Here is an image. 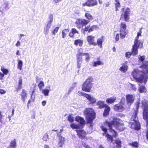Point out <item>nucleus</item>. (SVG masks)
I'll list each match as a JSON object with an SVG mask.
<instances>
[{
    "label": "nucleus",
    "instance_id": "33",
    "mask_svg": "<svg viewBox=\"0 0 148 148\" xmlns=\"http://www.w3.org/2000/svg\"><path fill=\"white\" fill-rule=\"evenodd\" d=\"M105 136L107 138V140L110 143H112L114 141L113 137H114L113 136V135H111L108 134H106Z\"/></svg>",
    "mask_w": 148,
    "mask_h": 148
},
{
    "label": "nucleus",
    "instance_id": "41",
    "mask_svg": "<svg viewBox=\"0 0 148 148\" xmlns=\"http://www.w3.org/2000/svg\"><path fill=\"white\" fill-rule=\"evenodd\" d=\"M129 145L133 147H134L136 148H138L139 146L138 143L137 141L132 142L131 143H130Z\"/></svg>",
    "mask_w": 148,
    "mask_h": 148
},
{
    "label": "nucleus",
    "instance_id": "10",
    "mask_svg": "<svg viewBox=\"0 0 148 148\" xmlns=\"http://www.w3.org/2000/svg\"><path fill=\"white\" fill-rule=\"evenodd\" d=\"M115 122L113 120L110 121H106V123L108 125L110 131L112 134L114 133V134H113V136L114 137L116 138L118 136V134L117 132L114 130L113 129L112 127L113 125H115Z\"/></svg>",
    "mask_w": 148,
    "mask_h": 148
},
{
    "label": "nucleus",
    "instance_id": "54",
    "mask_svg": "<svg viewBox=\"0 0 148 148\" xmlns=\"http://www.w3.org/2000/svg\"><path fill=\"white\" fill-rule=\"evenodd\" d=\"M21 45V43L19 41H17L16 43L15 44V46L17 47H19Z\"/></svg>",
    "mask_w": 148,
    "mask_h": 148
},
{
    "label": "nucleus",
    "instance_id": "34",
    "mask_svg": "<svg viewBox=\"0 0 148 148\" xmlns=\"http://www.w3.org/2000/svg\"><path fill=\"white\" fill-rule=\"evenodd\" d=\"M128 66L125 64H123V66L119 68V70L123 73L126 72L128 69Z\"/></svg>",
    "mask_w": 148,
    "mask_h": 148
},
{
    "label": "nucleus",
    "instance_id": "59",
    "mask_svg": "<svg viewBox=\"0 0 148 148\" xmlns=\"http://www.w3.org/2000/svg\"><path fill=\"white\" fill-rule=\"evenodd\" d=\"M110 3L109 2H108L107 3H106L105 4V7H108L109 6V5H110Z\"/></svg>",
    "mask_w": 148,
    "mask_h": 148
},
{
    "label": "nucleus",
    "instance_id": "35",
    "mask_svg": "<svg viewBox=\"0 0 148 148\" xmlns=\"http://www.w3.org/2000/svg\"><path fill=\"white\" fill-rule=\"evenodd\" d=\"M53 21V15L52 14H50L49 16L48 21L47 22V26L49 27L51 25V23Z\"/></svg>",
    "mask_w": 148,
    "mask_h": 148
},
{
    "label": "nucleus",
    "instance_id": "48",
    "mask_svg": "<svg viewBox=\"0 0 148 148\" xmlns=\"http://www.w3.org/2000/svg\"><path fill=\"white\" fill-rule=\"evenodd\" d=\"M59 29V27H55L54 29L51 32L52 34L54 35H56V34L57 33Z\"/></svg>",
    "mask_w": 148,
    "mask_h": 148
},
{
    "label": "nucleus",
    "instance_id": "8",
    "mask_svg": "<svg viewBox=\"0 0 148 148\" xmlns=\"http://www.w3.org/2000/svg\"><path fill=\"white\" fill-rule=\"evenodd\" d=\"M90 22V21L85 19H77L75 22V24L77 27L79 29L82 28Z\"/></svg>",
    "mask_w": 148,
    "mask_h": 148
},
{
    "label": "nucleus",
    "instance_id": "15",
    "mask_svg": "<svg viewBox=\"0 0 148 148\" xmlns=\"http://www.w3.org/2000/svg\"><path fill=\"white\" fill-rule=\"evenodd\" d=\"M97 28V26L96 25H92L90 26L89 25L85 27L84 28L82 29V32L83 33H85V32H88L89 33L92 32Z\"/></svg>",
    "mask_w": 148,
    "mask_h": 148
},
{
    "label": "nucleus",
    "instance_id": "13",
    "mask_svg": "<svg viewBox=\"0 0 148 148\" xmlns=\"http://www.w3.org/2000/svg\"><path fill=\"white\" fill-rule=\"evenodd\" d=\"M80 94L82 96L86 98L90 102V104H93L95 103L96 102V99L92 97H91L89 94L85 93L82 92H80Z\"/></svg>",
    "mask_w": 148,
    "mask_h": 148
},
{
    "label": "nucleus",
    "instance_id": "6",
    "mask_svg": "<svg viewBox=\"0 0 148 148\" xmlns=\"http://www.w3.org/2000/svg\"><path fill=\"white\" fill-rule=\"evenodd\" d=\"M93 81V78L92 77H89L82 85V90L87 92H90L93 86L92 82Z\"/></svg>",
    "mask_w": 148,
    "mask_h": 148
},
{
    "label": "nucleus",
    "instance_id": "14",
    "mask_svg": "<svg viewBox=\"0 0 148 148\" xmlns=\"http://www.w3.org/2000/svg\"><path fill=\"white\" fill-rule=\"evenodd\" d=\"M98 4L97 0H87L86 2L82 4L83 7H92Z\"/></svg>",
    "mask_w": 148,
    "mask_h": 148
},
{
    "label": "nucleus",
    "instance_id": "64",
    "mask_svg": "<svg viewBox=\"0 0 148 148\" xmlns=\"http://www.w3.org/2000/svg\"><path fill=\"white\" fill-rule=\"evenodd\" d=\"M4 5L5 6V8H6L8 5V4L7 3H5Z\"/></svg>",
    "mask_w": 148,
    "mask_h": 148
},
{
    "label": "nucleus",
    "instance_id": "17",
    "mask_svg": "<svg viewBox=\"0 0 148 148\" xmlns=\"http://www.w3.org/2000/svg\"><path fill=\"white\" fill-rule=\"evenodd\" d=\"M127 103L128 105L130 106L134 102V97L133 95L128 94L126 95Z\"/></svg>",
    "mask_w": 148,
    "mask_h": 148
},
{
    "label": "nucleus",
    "instance_id": "30",
    "mask_svg": "<svg viewBox=\"0 0 148 148\" xmlns=\"http://www.w3.org/2000/svg\"><path fill=\"white\" fill-rule=\"evenodd\" d=\"M85 16L88 19V20H92L94 19L93 16L89 12V11H87L85 14Z\"/></svg>",
    "mask_w": 148,
    "mask_h": 148
},
{
    "label": "nucleus",
    "instance_id": "57",
    "mask_svg": "<svg viewBox=\"0 0 148 148\" xmlns=\"http://www.w3.org/2000/svg\"><path fill=\"white\" fill-rule=\"evenodd\" d=\"M46 103V102L45 101H44L42 102V106H45Z\"/></svg>",
    "mask_w": 148,
    "mask_h": 148
},
{
    "label": "nucleus",
    "instance_id": "11",
    "mask_svg": "<svg viewBox=\"0 0 148 148\" xmlns=\"http://www.w3.org/2000/svg\"><path fill=\"white\" fill-rule=\"evenodd\" d=\"M140 45V43L134 42V44L132 45L131 50V52L134 56L137 55L138 53V49Z\"/></svg>",
    "mask_w": 148,
    "mask_h": 148
},
{
    "label": "nucleus",
    "instance_id": "28",
    "mask_svg": "<svg viewBox=\"0 0 148 148\" xmlns=\"http://www.w3.org/2000/svg\"><path fill=\"white\" fill-rule=\"evenodd\" d=\"M107 105L103 101H99L97 103V105L98 106V108L100 109L104 108Z\"/></svg>",
    "mask_w": 148,
    "mask_h": 148
},
{
    "label": "nucleus",
    "instance_id": "60",
    "mask_svg": "<svg viewBox=\"0 0 148 148\" xmlns=\"http://www.w3.org/2000/svg\"><path fill=\"white\" fill-rule=\"evenodd\" d=\"M62 0H54L53 1L54 2V3H57L62 1Z\"/></svg>",
    "mask_w": 148,
    "mask_h": 148
},
{
    "label": "nucleus",
    "instance_id": "52",
    "mask_svg": "<svg viewBox=\"0 0 148 148\" xmlns=\"http://www.w3.org/2000/svg\"><path fill=\"white\" fill-rule=\"evenodd\" d=\"M139 60L141 62H143L145 59V56H140L139 58Z\"/></svg>",
    "mask_w": 148,
    "mask_h": 148
},
{
    "label": "nucleus",
    "instance_id": "23",
    "mask_svg": "<svg viewBox=\"0 0 148 148\" xmlns=\"http://www.w3.org/2000/svg\"><path fill=\"white\" fill-rule=\"evenodd\" d=\"M104 41L103 37L102 36L100 38L97 39L96 46L97 45L100 48H101L102 47V43Z\"/></svg>",
    "mask_w": 148,
    "mask_h": 148
},
{
    "label": "nucleus",
    "instance_id": "47",
    "mask_svg": "<svg viewBox=\"0 0 148 148\" xmlns=\"http://www.w3.org/2000/svg\"><path fill=\"white\" fill-rule=\"evenodd\" d=\"M70 126L71 128L73 129H78L79 128V126L76 125L74 123H72L71 124Z\"/></svg>",
    "mask_w": 148,
    "mask_h": 148
},
{
    "label": "nucleus",
    "instance_id": "26",
    "mask_svg": "<svg viewBox=\"0 0 148 148\" xmlns=\"http://www.w3.org/2000/svg\"><path fill=\"white\" fill-rule=\"evenodd\" d=\"M83 43V40L80 39H78L75 40L74 44L76 46H79V47H82Z\"/></svg>",
    "mask_w": 148,
    "mask_h": 148
},
{
    "label": "nucleus",
    "instance_id": "3",
    "mask_svg": "<svg viewBox=\"0 0 148 148\" xmlns=\"http://www.w3.org/2000/svg\"><path fill=\"white\" fill-rule=\"evenodd\" d=\"M141 108L143 110V117L145 121V127L147 128L146 130V136L148 141V102L145 99L141 101Z\"/></svg>",
    "mask_w": 148,
    "mask_h": 148
},
{
    "label": "nucleus",
    "instance_id": "36",
    "mask_svg": "<svg viewBox=\"0 0 148 148\" xmlns=\"http://www.w3.org/2000/svg\"><path fill=\"white\" fill-rule=\"evenodd\" d=\"M115 143L116 144V147L117 148H121L122 147V142L119 138L115 140Z\"/></svg>",
    "mask_w": 148,
    "mask_h": 148
},
{
    "label": "nucleus",
    "instance_id": "49",
    "mask_svg": "<svg viewBox=\"0 0 148 148\" xmlns=\"http://www.w3.org/2000/svg\"><path fill=\"white\" fill-rule=\"evenodd\" d=\"M44 86V84L43 82L41 81L39 83L38 86L40 90L42 89V88Z\"/></svg>",
    "mask_w": 148,
    "mask_h": 148
},
{
    "label": "nucleus",
    "instance_id": "56",
    "mask_svg": "<svg viewBox=\"0 0 148 148\" xmlns=\"http://www.w3.org/2000/svg\"><path fill=\"white\" fill-rule=\"evenodd\" d=\"M16 55L20 56L21 55V54L20 53V51L19 50H17L16 51Z\"/></svg>",
    "mask_w": 148,
    "mask_h": 148
},
{
    "label": "nucleus",
    "instance_id": "5",
    "mask_svg": "<svg viewBox=\"0 0 148 148\" xmlns=\"http://www.w3.org/2000/svg\"><path fill=\"white\" fill-rule=\"evenodd\" d=\"M82 48H79L78 50L77 53L76 55L77 66L79 68H80L81 64L82 62L83 58L82 56H85L86 57L85 60L87 62H88L90 59V56L88 53H83L82 52Z\"/></svg>",
    "mask_w": 148,
    "mask_h": 148
},
{
    "label": "nucleus",
    "instance_id": "24",
    "mask_svg": "<svg viewBox=\"0 0 148 148\" xmlns=\"http://www.w3.org/2000/svg\"><path fill=\"white\" fill-rule=\"evenodd\" d=\"M116 98L115 97H112L107 99L106 102L108 104H112L116 101Z\"/></svg>",
    "mask_w": 148,
    "mask_h": 148
},
{
    "label": "nucleus",
    "instance_id": "25",
    "mask_svg": "<svg viewBox=\"0 0 148 148\" xmlns=\"http://www.w3.org/2000/svg\"><path fill=\"white\" fill-rule=\"evenodd\" d=\"M142 28H141L140 29L139 31L137 33V36L135 38V39L134 40V42H137L138 43H140L141 45H143V43L140 41L138 40L139 36H141V33L142 32Z\"/></svg>",
    "mask_w": 148,
    "mask_h": 148
},
{
    "label": "nucleus",
    "instance_id": "9",
    "mask_svg": "<svg viewBox=\"0 0 148 148\" xmlns=\"http://www.w3.org/2000/svg\"><path fill=\"white\" fill-rule=\"evenodd\" d=\"M130 9L127 8L124 12L123 14H121L120 19L121 20L123 19L125 21H128L130 19Z\"/></svg>",
    "mask_w": 148,
    "mask_h": 148
},
{
    "label": "nucleus",
    "instance_id": "1",
    "mask_svg": "<svg viewBox=\"0 0 148 148\" xmlns=\"http://www.w3.org/2000/svg\"><path fill=\"white\" fill-rule=\"evenodd\" d=\"M139 67L145 69V71H143L135 69L132 72V76L139 82H141L144 80L146 82L148 79V61H145Z\"/></svg>",
    "mask_w": 148,
    "mask_h": 148
},
{
    "label": "nucleus",
    "instance_id": "62",
    "mask_svg": "<svg viewBox=\"0 0 148 148\" xmlns=\"http://www.w3.org/2000/svg\"><path fill=\"white\" fill-rule=\"evenodd\" d=\"M2 118V116L1 115V112H0V122H1L2 121L1 119Z\"/></svg>",
    "mask_w": 148,
    "mask_h": 148
},
{
    "label": "nucleus",
    "instance_id": "42",
    "mask_svg": "<svg viewBox=\"0 0 148 148\" xmlns=\"http://www.w3.org/2000/svg\"><path fill=\"white\" fill-rule=\"evenodd\" d=\"M17 65L18 69H19L20 70H22V67L23 66V61L21 60H18Z\"/></svg>",
    "mask_w": 148,
    "mask_h": 148
},
{
    "label": "nucleus",
    "instance_id": "2",
    "mask_svg": "<svg viewBox=\"0 0 148 148\" xmlns=\"http://www.w3.org/2000/svg\"><path fill=\"white\" fill-rule=\"evenodd\" d=\"M140 104V100L135 102L134 104L135 108H133L134 111L132 113L130 119L131 121H134V122L131 123L130 127L136 130H138L141 129L140 124L138 117Z\"/></svg>",
    "mask_w": 148,
    "mask_h": 148
},
{
    "label": "nucleus",
    "instance_id": "7",
    "mask_svg": "<svg viewBox=\"0 0 148 148\" xmlns=\"http://www.w3.org/2000/svg\"><path fill=\"white\" fill-rule=\"evenodd\" d=\"M125 103V99L124 98H122L119 103L114 106V109L116 111L122 112L125 109L124 107Z\"/></svg>",
    "mask_w": 148,
    "mask_h": 148
},
{
    "label": "nucleus",
    "instance_id": "32",
    "mask_svg": "<svg viewBox=\"0 0 148 148\" xmlns=\"http://www.w3.org/2000/svg\"><path fill=\"white\" fill-rule=\"evenodd\" d=\"M119 30H127L126 24L125 23L121 22L119 25Z\"/></svg>",
    "mask_w": 148,
    "mask_h": 148
},
{
    "label": "nucleus",
    "instance_id": "50",
    "mask_svg": "<svg viewBox=\"0 0 148 148\" xmlns=\"http://www.w3.org/2000/svg\"><path fill=\"white\" fill-rule=\"evenodd\" d=\"M120 34L119 33L117 34L115 36V40L116 42L119 41L120 38Z\"/></svg>",
    "mask_w": 148,
    "mask_h": 148
},
{
    "label": "nucleus",
    "instance_id": "45",
    "mask_svg": "<svg viewBox=\"0 0 148 148\" xmlns=\"http://www.w3.org/2000/svg\"><path fill=\"white\" fill-rule=\"evenodd\" d=\"M100 128L101 130L103 131L104 132L102 134L103 135L105 134H106L107 132V129L105 127L103 126L102 125L100 127Z\"/></svg>",
    "mask_w": 148,
    "mask_h": 148
},
{
    "label": "nucleus",
    "instance_id": "31",
    "mask_svg": "<svg viewBox=\"0 0 148 148\" xmlns=\"http://www.w3.org/2000/svg\"><path fill=\"white\" fill-rule=\"evenodd\" d=\"M27 93L26 91L24 90H22V91L21 94L22 101L24 102L25 98L27 97Z\"/></svg>",
    "mask_w": 148,
    "mask_h": 148
},
{
    "label": "nucleus",
    "instance_id": "12",
    "mask_svg": "<svg viewBox=\"0 0 148 148\" xmlns=\"http://www.w3.org/2000/svg\"><path fill=\"white\" fill-rule=\"evenodd\" d=\"M77 135L79 138L81 139H84L86 140L88 139V137L86 136V132L83 130H76Z\"/></svg>",
    "mask_w": 148,
    "mask_h": 148
},
{
    "label": "nucleus",
    "instance_id": "20",
    "mask_svg": "<svg viewBox=\"0 0 148 148\" xmlns=\"http://www.w3.org/2000/svg\"><path fill=\"white\" fill-rule=\"evenodd\" d=\"M104 108H105L103 112V115L104 116H106L109 114L110 108V107L107 105Z\"/></svg>",
    "mask_w": 148,
    "mask_h": 148
},
{
    "label": "nucleus",
    "instance_id": "46",
    "mask_svg": "<svg viewBox=\"0 0 148 148\" xmlns=\"http://www.w3.org/2000/svg\"><path fill=\"white\" fill-rule=\"evenodd\" d=\"M68 120L69 122L71 123H73L74 121V117L72 116L71 114L69 115L68 118Z\"/></svg>",
    "mask_w": 148,
    "mask_h": 148
},
{
    "label": "nucleus",
    "instance_id": "16",
    "mask_svg": "<svg viewBox=\"0 0 148 148\" xmlns=\"http://www.w3.org/2000/svg\"><path fill=\"white\" fill-rule=\"evenodd\" d=\"M95 37L90 35L86 37V40L89 45L96 46V42H95Z\"/></svg>",
    "mask_w": 148,
    "mask_h": 148
},
{
    "label": "nucleus",
    "instance_id": "43",
    "mask_svg": "<svg viewBox=\"0 0 148 148\" xmlns=\"http://www.w3.org/2000/svg\"><path fill=\"white\" fill-rule=\"evenodd\" d=\"M1 70L3 72V74L4 75H7L9 71L8 69H5L4 66H2L1 68Z\"/></svg>",
    "mask_w": 148,
    "mask_h": 148
},
{
    "label": "nucleus",
    "instance_id": "53",
    "mask_svg": "<svg viewBox=\"0 0 148 148\" xmlns=\"http://www.w3.org/2000/svg\"><path fill=\"white\" fill-rule=\"evenodd\" d=\"M6 93V91L2 89H0V93L1 94H4Z\"/></svg>",
    "mask_w": 148,
    "mask_h": 148
},
{
    "label": "nucleus",
    "instance_id": "51",
    "mask_svg": "<svg viewBox=\"0 0 148 148\" xmlns=\"http://www.w3.org/2000/svg\"><path fill=\"white\" fill-rule=\"evenodd\" d=\"M132 55V54L131 52H127L125 53V56L127 58H129Z\"/></svg>",
    "mask_w": 148,
    "mask_h": 148
},
{
    "label": "nucleus",
    "instance_id": "19",
    "mask_svg": "<svg viewBox=\"0 0 148 148\" xmlns=\"http://www.w3.org/2000/svg\"><path fill=\"white\" fill-rule=\"evenodd\" d=\"M119 32L120 37L121 39L124 38L126 36L128 35V30H119Z\"/></svg>",
    "mask_w": 148,
    "mask_h": 148
},
{
    "label": "nucleus",
    "instance_id": "39",
    "mask_svg": "<svg viewBox=\"0 0 148 148\" xmlns=\"http://www.w3.org/2000/svg\"><path fill=\"white\" fill-rule=\"evenodd\" d=\"M116 3H114L115 7L116 8V11H117L119 10L118 8L121 7V4L119 2V0H115Z\"/></svg>",
    "mask_w": 148,
    "mask_h": 148
},
{
    "label": "nucleus",
    "instance_id": "18",
    "mask_svg": "<svg viewBox=\"0 0 148 148\" xmlns=\"http://www.w3.org/2000/svg\"><path fill=\"white\" fill-rule=\"evenodd\" d=\"M115 126L117 130L120 131H123L125 128L123 124H121L119 123H117L116 122L115 123Z\"/></svg>",
    "mask_w": 148,
    "mask_h": 148
},
{
    "label": "nucleus",
    "instance_id": "27",
    "mask_svg": "<svg viewBox=\"0 0 148 148\" xmlns=\"http://www.w3.org/2000/svg\"><path fill=\"white\" fill-rule=\"evenodd\" d=\"M103 62L100 60L93 61L92 62V66L93 67H96L99 65H103Z\"/></svg>",
    "mask_w": 148,
    "mask_h": 148
},
{
    "label": "nucleus",
    "instance_id": "44",
    "mask_svg": "<svg viewBox=\"0 0 148 148\" xmlns=\"http://www.w3.org/2000/svg\"><path fill=\"white\" fill-rule=\"evenodd\" d=\"M22 79L21 77H20L19 78V80L18 82V89H21L22 88Z\"/></svg>",
    "mask_w": 148,
    "mask_h": 148
},
{
    "label": "nucleus",
    "instance_id": "22",
    "mask_svg": "<svg viewBox=\"0 0 148 148\" xmlns=\"http://www.w3.org/2000/svg\"><path fill=\"white\" fill-rule=\"evenodd\" d=\"M76 34H79V31L76 29L72 28L71 31L69 33V36L71 38H73L74 37V35Z\"/></svg>",
    "mask_w": 148,
    "mask_h": 148
},
{
    "label": "nucleus",
    "instance_id": "4",
    "mask_svg": "<svg viewBox=\"0 0 148 148\" xmlns=\"http://www.w3.org/2000/svg\"><path fill=\"white\" fill-rule=\"evenodd\" d=\"M84 113L85 116L87 123L92 124L96 118V113L94 110L91 108H87L84 110ZM90 126H92V125H90Z\"/></svg>",
    "mask_w": 148,
    "mask_h": 148
},
{
    "label": "nucleus",
    "instance_id": "63",
    "mask_svg": "<svg viewBox=\"0 0 148 148\" xmlns=\"http://www.w3.org/2000/svg\"><path fill=\"white\" fill-rule=\"evenodd\" d=\"M84 147L85 148H91L88 145H85Z\"/></svg>",
    "mask_w": 148,
    "mask_h": 148
},
{
    "label": "nucleus",
    "instance_id": "29",
    "mask_svg": "<svg viewBox=\"0 0 148 148\" xmlns=\"http://www.w3.org/2000/svg\"><path fill=\"white\" fill-rule=\"evenodd\" d=\"M75 120L77 122H79L81 125H84L85 123V121L83 118L79 116L76 117Z\"/></svg>",
    "mask_w": 148,
    "mask_h": 148
},
{
    "label": "nucleus",
    "instance_id": "37",
    "mask_svg": "<svg viewBox=\"0 0 148 148\" xmlns=\"http://www.w3.org/2000/svg\"><path fill=\"white\" fill-rule=\"evenodd\" d=\"M69 31V29H65L62 31V37L63 38H64L66 37V34Z\"/></svg>",
    "mask_w": 148,
    "mask_h": 148
},
{
    "label": "nucleus",
    "instance_id": "61",
    "mask_svg": "<svg viewBox=\"0 0 148 148\" xmlns=\"http://www.w3.org/2000/svg\"><path fill=\"white\" fill-rule=\"evenodd\" d=\"M42 139L44 140H45V141H46V135L45 134L43 136Z\"/></svg>",
    "mask_w": 148,
    "mask_h": 148
},
{
    "label": "nucleus",
    "instance_id": "40",
    "mask_svg": "<svg viewBox=\"0 0 148 148\" xmlns=\"http://www.w3.org/2000/svg\"><path fill=\"white\" fill-rule=\"evenodd\" d=\"M16 140L15 139H14L11 141L10 143V147L12 148H15L16 147Z\"/></svg>",
    "mask_w": 148,
    "mask_h": 148
},
{
    "label": "nucleus",
    "instance_id": "38",
    "mask_svg": "<svg viewBox=\"0 0 148 148\" xmlns=\"http://www.w3.org/2000/svg\"><path fill=\"white\" fill-rule=\"evenodd\" d=\"M138 90L140 93H142L143 92H146L147 91L146 88L144 86H140L139 87Z\"/></svg>",
    "mask_w": 148,
    "mask_h": 148
},
{
    "label": "nucleus",
    "instance_id": "55",
    "mask_svg": "<svg viewBox=\"0 0 148 148\" xmlns=\"http://www.w3.org/2000/svg\"><path fill=\"white\" fill-rule=\"evenodd\" d=\"M4 77V74L0 72V79L2 80Z\"/></svg>",
    "mask_w": 148,
    "mask_h": 148
},
{
    "label": "nucleus",
    "instance_id": "21",
    "mask_svg": "<svg viewBox=\"0 0 148 148\" xmlns=\"http://www.w3.org/2000/svg\"><path fill=\"white\" fill-rule=\"evenodd\" d=\"M57 135L59 137V141L58 143L60 147H62L63 145L64 144V138L62 137L61 136V134L57 133Z\"/></svg>",
    "mask_w": 148,
    "mask_h": 148
},
{
    "label": "nucleus",
    "instance_id": "58",
    "mask_svg": "<svg viewBox=\"0 0 148 148\" xmlns=\"http://www.w3.org/2000/svg\"><path fill=\"white\" fill-rule=\"evenodd\" d=\"M42 92L43 93L45 96L46 95V90H42Z\"/></svg>",
    "mask_w": 148,
    "mask_h": 148
}]
</instances>
